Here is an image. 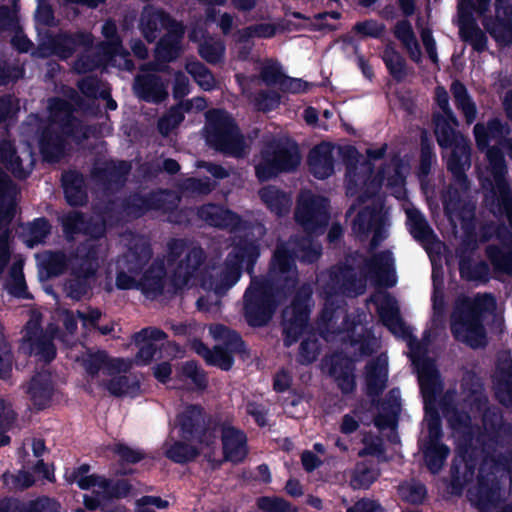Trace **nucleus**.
Returning a JSON list of instances; mask_svg holds the SVG:
<instances>
[{"label":"nucleus","mask_w":512,"mask_h":512,"mask_svg":"<svg viewBox=\"0 0 512 512\" xmlns=\"http://www.w3.org/2000/svg\"><path fill=\"white\" fill-rule=\"evenodd\" d=\"M61 185L68 205L81 207L87 204V187L81 172L77 170L65 171L61 176Z\"/></svg>","instance_id":"obj_23"},{"label":"nucleus","mask_w":512,"mask_h":512,"mask_svg":"<svg viewBox=\"0 0 512 512\" xmlns=\"http://www.w3.org/2000/svg\"><path fill=\"white\" fill-rule=\"evenodd\" d=\"M497 238L501 246L490 244L485 249V254L498 273L512 275V232L506 227L497 231Z\"/></svg>","instance_id":"obj_17"},{"label":"nucleus","mask_w":512,"mask_h":512,"mask_svg":"<svg viewBox=\"0 0 512 512\" xmlns=\"http://www.w3.org/2000/svg\"><path fill=\"white\" fill-rule=\"evenodd\" d=\"M93 275L78 273L77 270L72 271V276L65 283V291L69 298L79 301L89 294L91 291V279Z\"/></svg>","instance_id":"obj_50"},{"label":"nucleus","mask_w":512,"mask_h":512,"mask_svg":"<svg viewBox=\"0 0 512 512\" xmlns=\"http://www.w3.org/2000/svg\"><path fill=\"white\" fill-rule=\"evenodd\" d=\"M93 42L92 33L87 31H59L55 34L47 31L33 55L40 58L56 56L65 61L71 58L78 49H90Z\"/></svg>","instance_id":"obj_9"},{"label":"nucleus","mask_w":512,"mask_h":512,"mask_svg":"<svg viewBox=\"0 0 512 512\" xmlns=\"http://www.w3.org/2000/svg\"><path fill=\"white\" fill-rule=\"evenodd\" d=\"M265 149H269L270 156L282 172L294 171L300 164L301 156L296 144L288 146L277 141L268 144Z\"/></svg>","instance_id":"obj_33"},{"label":"nucleus","mask_w":512,"mask_h":512,"mask_svg":"<svg viewBox=\"0 0 512 512\" xmlns=\"http://www.w3.org/2000/svg\"><path fill=\"white\" fill-rule=\"evenodd\" d=\"M330 294L363 293L365 284L358 278L355 268L346 262H340L329 269V279L326 284Z\"/></svg>","instance_id":"obj_15"},{"label":"nucleus","mask_w":512,"mask_h":512,"mask_svg":"<svg viewBox=\"0 0 512 512\" xmlns=\"http://www.w3.org/2000/svg\"><path fill=\"white\" fill-rule=\"evenodd\" d=\"M436 162V153L434 143L426 129L420 132V162L419 173L427 176L432 168L433 162Z\"/></svg>","instance_id":"obj_54"},{"label":"nucleus","mask_w":512,"mask_h":512,"mask_svg":"<svg viewBox=\"0 0 512 512\" xmlns=\"http://www.w3.org/2000/svg\"><path fill=\"white\" fill-rule=\"evenodd\" d=\"M260 254L257 240L247 235L238 237L224 260L223 269L216 276L203 278L202 286L217 295H224L239 281L244 268L251 278L254 276V267Z\"/></svg>","instance_id":"obj_3"},{"label":"nucleus","mask_w":512,"mask_h":512,"mask_svg":"<svg viewBox=\"0 0 512 512\" xmlns=\"http://www.w3.org/2000/svg\"><path fill=\"white\" fill-rule=\"evenodd\" d=\"M494 381L499 400L504 404H511L512 358L508 352H502L498 356Z\"/></svg>","instance_id":"obj_29"},{"label":"nucleus","mask_w":512,"mask_h":512,"mask_svg":"<svg viewBox=\"0 0 512 512\" xmlns=\"http://www.w3.org/2000/svg\"><path fill=\"white\" fill-rule=\"evenodd\" d=\"M63 232L66 236H73L80 233H90L91 222L81 211L67 213L61 221Z\"/></svg>","instance_id":"obj_55"},{"label":"nucleus","mask_w":512,"mask_h":512,"mask_svg":"<svg viewBox=\"0 0 512 512\" xmlns=\"http://www.w3.org/2000/svg\"><path fill=\"white\" fill-rule=\"evenodd\" d=\"M177 22L166 10L152 9L143 13L140 19V28L143 37L152 43L157 38L160 28L168 30Z\"/></svg>","instance_id":"obj_27"},{"label":"nucleus","mask_w":512,"mask_h":512,"mask_svg":"<svg viewBox=\"0 0 512 512\" xmlns=\"http://www.w3.org/2000/svg\"><path fill=\"white\" fill-rule=\"evenodd\" d=\"M278 307L275 283L268 276H252L243 295L244 320H273Z\"/></svg>","instance_id":"obj_5"},{"label":"nucleus","mask_w":512,"mask_h":512,"mask_svg":"<svg viewBox=\"0 0 512 512\" xmlns=\"http://www.w3.org/2000/svg\"><path fill=\"white\" fill-rule=\"evenodd\" d=\"M178 376L181 381L187 382L196 388L203 389L206 387V376L195 362L190 361L184 363L179 370Z\"/></svg>","instance_id":"obj_60"},{"label":"nucleus","mask_w":512,"mask_h":512,"mask_svg":"<svg viewBox=\"0 0 512 512\" xmlns=\"http://www.w3.org/2000/svg\"><path fill=\"white\" fill-rule=\"evenodd\" d=\"M282 173L276 162L269 154V149L261 151V159L255 166V175L260 182H266Z\"/></svg>","instance_id":"obj_59"},{"label":"nucleus","mask_w":512,"mask_h":512,"mask_svg":"<svg viewBox=\"0 0 512 512\" xmlns=\"http://www.w3.org/2000/svg\"><path fill=\"white\" fill-rule=\"evenodd\" d=\"M313 307V289L309 283H303L295 290L290 304L283 308L280 320H311Z\"/></svg>","instance_id":"obj_18"},{"label":"nucleus","mask_w":512,"mask_h":512,"mask_svg":"<svg viewBox=\"0 0 512 512\" xmlns=\"http://www.w3.org/2000/svg\"><path fill=\"white\" fill-rule=\"evenodd\" d=\"M80 353H71L70 357L80 362L89 377L94 378L100 371L104 375L112 376L114 371H127L131 368L132 362L120 358L108 359L102 351L93 352L89 349L80 347Z\"/></svg>","instance_id":"obj_12"},{"label":"nucleus","mask_w":512,"mask_h":512,"mask_svg":"<svg viewBox=\"0 0 512 512\" xmlns=\"http://www.w3.org/2000/svg\"><path fill=\"white\" fill-rule=\"evenodd\" d=\"M407 222L409 232L416 241L430 244L436 239L434 230L429 225L423 213L418 209L407 211Z\"/></svg>","instance_id":"obj_42"},{"label":"nucleus","mask_w":512,"mask_h":512,"mask_svg":"<svg viewBox=\"0 0 512 512\" xmlns=\"http://www.w3.org/2000/svg\"><path fill=\"white\" fill-rule=\"evenodd\" d=\"M0 163L18 180H26L31 174V170L24 168L15 143L11 140L0 141Z\"/></svg>","instance_id":"obj_34"},{"label":"nucleus","mask_w":512,"mask_h":512,"mask_svg":"<svg viewBox=\"0 0 512 512\" xmlns=\"http://www.w3.org/2000/svg\"><path fill=\"white\" fill-rule=\"evenodd\" d=\"M179 199L173 197L168 189H159L150 191L146 194L140 192H131L120 201V211L126 216L139 219L149 211H161L174 217L180 214L178 211Z\"/></svg>","instance_id":"obj_7"},{"label":"nucleus","mask_w":512,"mask_h":512,"mask_svg":"<svg viewBox=\"0 0 512 512\" xmlns=\"http://www.w3.org/2000/svg\"><path fill=\"white\" fill-rule=\"evenodd\" d=\"M361 272L380 288H393L397 283L393 255L389 250L380 251L365 258Z\"/></svg>","instance_id":"obj_13"},{"label":"nucleus","mask_w":512,"mask_h":512,"mask_svg":"<svg viewBox=\"0 0 512 512\" xmlns=\"http://www.w3.org/2000/svg\"><path fill=\"white\" fill-rule=\"evenodd\" d=\"M67 480L76 483L81 489H91L95 497L85 496V505L94 509L98 506H103L104 502L110 497H125L130 494L133 485L128 481H119L113 488H110L108 482L99 476L89 474V467L83 465L76 471L66 475Z\"/></svg>","instance_id":"obj_8"},{"label":"nucleus","mask_w":512,"mask_h":512,"mask_svg":"<svg viewBox=\"0 0 512 512\" xmlns=\"http://www.w3.org/2000/svg\"><path fill=\"white\" fill-rule=\"evenodd\" d=\"M473 134L478 149L487 148L492 140L501 146L511 134V127L501 118L492 117L486 123H476Z\"/></svg>","instance_id":"obj_19"},{"label":"nucleus","mask_w":512,"mask_h":512,"mask_svg":"<svg viewBox=\"0 0 512 512\" xmlns=\"http://www.w3.org/2000/svg\"><path fill=\"white\" fill-rule=\"evenodd\" d=\"M152 256L149 242L143 239L134 241L118 260L116 287L119 290H139L150 299L162 296L165 290L168 294H177L192 278L199 277L207 258L201 246H193L168 277L163 259H154L145 269Z\"/></svg>","instance_id":"obj_1"},{"label":"nucleus","mask_w":512,"mask_h":512,"mask_svg":"<svg viewBox=\"0 0 512 512\" xmlns=\"http://www.w3.org/2000/svg\"><path fill=\"white\" fill-rule=\"evenodd\" d=\"M185 69L204 91H211L215 88L216 81L212 71L200 61L188 62Z\"/></svg>","instance_id":"obj_53"},{"label":"nucleus","mask_w":512,"mask_h":512,"mask_svg":"<svg viewBox=\"0 0 512 512\" xmlns=\"http://www.w3.org/2000/svg\"><path fill=\"white\" fill-rule=\"evenodd\" d=\"M485 30L500 47L512 45V19L486 17L482 22Z\"/></svg>","instance_id":"obj_43"},{"label":"nucleus","mask_w":512,"mask_h":512,"mask_svg":"<svg viewBox=\"0 0 512 512\" xmlns=\"http://www.w3.org/2000/svg\"><path fill=\"white\" fill-rule=\"evenodd\" d=\"M371 301L377 306L378 320H404L397 299L389 292H384L380 299L376 295H373Z\"/></svg>","instance_id":"obj_48"},{"label":"nucleus","mask_w":512,"mask_h":512,"mask_svg":"<svg viewBox=\"0 0 512 512\" xmlns=\"http://www.w3.org/2000/svg\"><path fill=\"white\" fill-rule=\"evenodd\" d=\"M52 391V380L47 371H42L35 375L27 387V393L39 408L44 407L49 402Z\"/></svg>","instance_id":"obj_40"},{"label":"nucleus","mask_w":512,"mask_h":512,"mask_svg":"<svg viewBox=\"0 0 512 512\" xmlns=\"http://www.w3.org/2000/svg\"><path fill=\"white\" fill-rule=\"evenodd\" d=\"M209 331L220 344L210 350L202 342L195 340L192 342V349L203 357L207 364L229 370L234 362L233 355L243 350L241 338L220 323L210 325Z\"/></svg>","instance_id":"obj_6"},{"label":"nucleus","mask_w":512,"mask_h":512,"mask_svg":"<svg viewBox=\"0 0 512 512\" xmlns=\"http://www.w3.org/2000/svg\"><path fill=\"white\" fill-rule=\"evenodd\" d=\"M378 472L365 463L358 464L352 474L350 483L356 489L368 488L377 478Z\"/></svg>","instance_id":"obj_64"},{"label":"nucleus","mask_w":512,"mask_h":512,"mask_svg":"<svg viewBox=\"0 0 512 512\" xmlns=\"http://www.w3.org/2000/svg\"><path fill=\"white\" fill-rule=\"evenodd\" d=\"M294 251H296V259L304 264H313L319 260L322 254L321 246L314 244L312 239L307 237H296L290 239Z\"/></svg>","instance_id":"obj_49"},{"label":"nucleus","mask_w":512,"mask_h":512,"mask_svg":"<svg viewBox=\"0 0 512 512\" xmlns=\"http://www.w3.org/2000/svg\"><path fill=\"white\" fill-rule=\"evenodd\" d=\"M366 381L368 391L371 394L378 393L384 389L387 381V370L385 359H377L367 367Z\"/></svg>","instance_id":"obj_52"},{"label":"nucleus","mask_w":512,"mask_h":512,"mask_svg":"<svg viewBox=\"0 0 512 512\" xmlns=\"http://www.w3.org/2000/svg\"><path fill=\"white\" fill-rule=\"evenodd\" d=\"M203 423V414L198 406L186 407L178 416V432L183 441L198 440L202 443L203 438L211 437V433L201 431L199 428Z\"/></svg>","instance_id":"obj_20"},{"label":"nucleus","mask_w":512,"mask_h":512,"mask_svg":"<svg viewBox=\"0 0 512 512\" xmlns=\"http://www.w3.org/2000/svg\"><path fill=\"white\" fill-rule=\"evenodd\" d=\"M330 365L328 372L334 377L338 383L339 388L344 393L353 391L355 387V381L353 376L352 363L348 359H340L339 357H333L330 361L325 362V368Z\"/></svg>","instance_id":"obj_39"},{"label":"nucleus","mask_w":512,"mask_h":512,"mask_svg":"<svg viewBox=\"0 0 512 512\" xmlns=\"http://www.w3.org/2000/svg\"><path fill=\"white\" fill-rule=\"evenodd\" d=\"M450 121L452 122L450 118L440 113H435L433 115L435 137L438 145L444 149L451 148L457 143L455 141L456 132L450 125Z\"/></svg>","instance_id":"obj_51"},{"label":"nucleus","mask_w":512,"mask_h":512,"mask_svg":"<svg viewBox=\"0 0 512 512\" xmlns=\"http://www.w3.org/2000/svg\"><path fill=\"white\" fill-rule=\"evenodd\" d=\"M497 307V301L492 293H477L472 297V318L480 319L492 314Z\"/></svg>","instance_id":"obj_58"},{"label":"nucleus","mask_w":512,"mask_h":512,"mask_svg":"<svg viewBox=\"0 0 512 512\" xmlns=\"http://www.w3.org/2000/svg\"><path fill=\"white\" fill-rule=\"evenodd\" d=\"M386 214L382 206L367 205L360 209L355 216L352 229L359 238H367L372 233L369 251H373L387 238L385 230Z\"/></svg>","instance_id":"obj_11"},{"label":"nucleus","mask_w":512,"mask_h":512,"mask_svg":"<svg viewBox=\"0 0 512 512\" xmlns=\"http://www.w3.org/2000/svg\"><path fill=\"white\" fill-rule=\"evenodd\" d=\"M310 172L319 180H324L334 173V157L330 144L321 143L313 147L307 158Z\"/></svg>","instance_id":"obj_25"},{"label":"nucleus","mask_w":512,"mask_h":512,"mask_svg":"<svg viewBox=\"0 0 512 512\" xmlns=\"http://www.w3.org/2000/svg\"><path fill=\"white\" fill-rule=\"evenodd\" d=\"M290 244V241L280 242L277 244L273 252L267 275L273 280H275L277 276L288 274L291 271L296 273V251H294L293 247L290 248ZM290 280L292 282V286H295L298 281L296 275Z\"/></svg>","instance_id":"obj_22"},{"label":"nucleus","mask_w":512,"mask_h":512,"mask_svg":"<svg viewBox=\"0 0 512 512\" xmlns=\"http://www.w3.org/2000/svg\"><path fill=\"white\" fill-rule=\"evenodd\" d=\"M259 197L267 209L279 217L286 215L292 204L290 194L273 185L262 187Z\"/></svg>","instance_id":"obj_37"},{"label":"nucleus","mask_w":512,"mask_h":512,"mask_svg":"<svg viewBox=\"0 0 512 512\" xmlns=\"http://www.w3.org/2000/svg\"><path fill=\"white\" fill-rule=\"evenodd\" d=\"M202 447H195L184 443L183 441H175L170 447L166 448L165 454L168 458L175 462L190 461L198 454Z\"/></svg>","instance_id":"obj_62"},{"label":"nucleus","mask_w":512,"mask_h":512,"mask_svg":"<svg viewBox=\"0 0 512 512\" xmlns=\"http://www.w3.org/2000/svg\"><path fill=\"white\" fill-rule=\"evenodd\" d=\"M59 131L64 137H72L77 140H84L88 138L89 128L84 126L82 121L74 116L71 112L65 114V116L59 122Z\"/></svg>","instance_id":"obj_56"},{"label":"nucleus","mask_w":512,"mask_h":512,"mask_svg":"<svg viewBox=\"0 0 512 512\" xmlns=\"http://www.w3.org/2000/svg\"><path fill=\"white\" fill-rule=\"evenodd\" d=\"M393 34L407 50L414 47L419 54V43L409 20H399L394 26Z\"/></svg>","instance_id":"obj_61"},{"label":"nucleus","mask_w":512,"mask_h":512,"mask_svg":"<svg viewBox=\"0 0 512 512\" xmlns=\"http://www.w3.org/2000/svg\"><path fill=\"white\" fill-rule=\"evenodd\" d=\"M395 336L408 342L413 363L418 371V379L426 409L428 436L422 445L427 467L432 473L438 472L449 454V449L439 442L441 435L440 419L434 410L436 394L441 383L434 363L421 356V346L415 341L406 322H382Z\"/></svg>","instance_id":"obj_2"},{"label":"nucleus","mask_w":512,"mask_h":512,"mask_svg":"<svg viewBox=\"0 0 512 512\" xmlns=\"http://www.w3.org/2000/svg\"><path fill=\"white\" fill-rule=\"evenodd\" d=\"M328 199L323 196L308 195L297 203L295 220L308 234H322L328 226L330 214Z\"/></svg>","instance_id":"obj_10"},{"label":"nucleus","mask_w":512,"mask_h":512,"mask_svg":"<svg viewBox=\"0 0 512 512\" xmlns=\"http://www.w3.org/2000/svg\"><path fill=\"white\" fill-rule=\"evenodd\" d=\"M449 320L453 321H475L472 318V297L460 294L458 295L452 306Z\"/></svg>","instance_id":"obj_63"},{"label":"nucleus","mask_w":512,"mask_h":512,"mask_svg":"<svg viewBox=\"0 0 512 512\" xmlns=\"http://www.w3.org/2000/svg\"><path fill=\"white\" fill-rule=\"evenodd\" d=\"M138 96L146 102L160 103L168 95L162 78L157 74L139 75L135 79Z\"/></svg>","instance_id":"obj_31"},{"label":"nucleus","mask_w":512,"mask_h":512,"mask_svg":"<svg viewBox=\"0 0 512 512\" xmlns=\"http://www.w3.org/2000/svg\"><path fill=\"white\" fill-rule=\"evenodd\" d=\"M107 389L113 395L133 396L139 390V383L134 377L126 375H115L112 376L109 383L107 384Z\"/></svg>","instance_id":"obj_57"},{"label":"nucleus","mask_w":512,"mask_h":512,"mask_svg":"<svg viewBox=\"0 0 512 512\" xmlns=\"http://www.w3.org/2000/svg\"><path fill=\"white\" fill-rule=\"evenodd\" d=\"M197 215L210 226L218 228H236L241 220L240 216L234 211L214 203L200 206Z\"/></svg>","instance_id":"obj_28"},{"label":"nucleus","mask_w":512,"mask_h":512,"mask_svg":"<svg viewBox=\"0 0 512 512\" xmlns=\"http://www.w3.org/2000/svg\"><path fill=\"white\" fill-rule=\"evenodd\" d=\"M65 146V137L59 131L50 127L43 129L39 137V150L44 161L59 162L64 156Z\"/></svg>","instance_id":"obj_30"},{"label":"nucleus","mask_w":512,"mask_h":512,"mask_svg":"<svg viewBox=\"0 0 512 512\" xmlns=\"http://www.w3.org/2000/svg\"><path fill=\"white\" fill-rule=\"evenodd\" d=\"M100 252L101 245L96 241L81 243L76 249L74 270H77L78 273L95 276L99 268Z\"/></svg>","instance_id":"obj_32"},{"label":"nucleus","mask_w":512,"mask_h":512,"mask_svg":"<svg viewBox=\"0 0 512 512\" xmlns=\"http://www.w3.org/2000/svg\"><path fill=\"white\" fill-rule=\"evenodd\" d=\"M224 456L231 462H240L247 455L246 437L234 427H225L222 432Z\"/></svg>","instance_id":"obj_36"},{"label":"nucleus","mask_w":512,"mask_h":512,"mask_svg":"<svg viewBox=\"0 0 512 512\" xmlns=\"http://www.w3.org/2000/svg\"><path fill=\"white\" fill-rule=\"evenodd\" d=\"M164 339V333L156 328H145L135 334L134 341L139 347L136 362L140 365L147 364L157 349V342Z\"/></svg>","instance_id":"obj_35"},{"label":"nucleus","mask_w":512,"mask_h":512,"mask_svg":"<svg viewBox=\"0 0 512 512\" xmlns=\"http://www.w3.org/2000/svg\"><path fill=\"white\" fill-rule=\"evenodd\" d=\"M460 278L467 282H479L486 284L491 278L490 267L487 262L480 260L473 261V257L463 258L458 262Z\"/></svg>","instance_id":"obj_41"},{"label":"nucleus","mask_w":512,"mask_h":512,"mask_svg":"<svg viewBox=\"0 0 512 512\" xmlns=\"http://www.w3.org/2000/svg\"><path fill=\"white\" fill-rule=\"evenodd\" d=\"M184 26L177 22L168 29V33L164 35L157 43L155 49V58L157 61L170 63L175 61L182 52L181 41L184 36Z\"/></svg>","instance_id":"obj_24"},{"label":"nucleus","mask_w":512,"mask_h":512,"mask_svg":"<svg viewBox=\"0 0 512 512\" xmlns=\"http://www.w3.org/2000/svg\"><path fill=\"white\" fill-rule=\"evenodd\" d=\"M205 140L209 147L225 155L240 157L244 153V137L225 110L213 109L207 113Z\"/></svg>","instance_id":"obj_4"},{"label":"nucleus","mask_w":512,"mask_h":512,"mask_svg":"<svg viewBox=\"0 0 512 512\" xmlns=\"http://www.w3.org/2000/svg\"><path fill=\"white\" fill-rule=\"evenodd\" d=\"M463 236L459 246L455 250L458 262L463 258L469 259L478 249V240L473 215L469 218H462Z\"/></svg>","instance_id":"obj_46"},{"label":"nucleus","mask_w":512,"mask_h":512,"mask_svg":"<svg viewBox=\"0 0 512 512\" xmlns=\"http://www.w3.org/2000/svg\"><path fill=\"white\" fill-rule=\"evenodd\" d=\"M447 159V170L452 174L454 181L463 188L469 186L466 166H470L471 149L467 143H456L453 145Z\"/></svg>","instance_id":"obj_26"},{"label":"nucleus","mask_w":512,"mask_h":512,"mask_svg":"<svg viewBox=\"0 0 512 512\" xmlns=\"http://www.w3.org/2000/svg\"><path fill=\"white\" fill-rule=\"evenodd\" d=\"M451 93L454 98L455 106L461 110L466 123L472 124L477 117V108L471 99L466 86L459 80H454L450 87Z\"/></svg>","instance_id":"obj_45"},{"label":"nucleus","mask_w":512,"mask_h":512,"mask_svg":"<svg viewBox=\"0 0 512 512\" xmlns=\"http://www.w3.org/2000/svg\"><path fill=\"white\" fill-rule=\"evenodd\" d=\"M130 171L131 165L127 161H108L103 167L94 168L92 175L98 183L102 184L105 190H110L114 186H123Z\"/></svg>","instance_id":"obj_21"},{"label":"nucleus","mask_w":512,"mask_h":512,"mask_svg":"<svg viewBox=\"0 0 512 512\" xmlns=\"http://www.w3.org/2000/svg\"><path fill=\"white\" fill-rule=\"evenodd\" d=\"M21 349L39 360L48 362L55 356L51 336L43 333L40 322H28L22 337Z\"/></svg>","instance_id":"obj_16"},{"label":"nucleus","mask_w":512,"mask_h":512,"mask_svg":"<svg viewBox=\"0 0 512 512\" xmlns=\"http://www.w3.org/2000/svg\"><path fill=\"white\" fill-rule=\"evenodd\" d=\"M381 58L393 80L397 83H401L406 79L408 75L407 62L392 44L385 46Z\"/></svg>","instance_id":"obj_44"},{"label":"nucleus","mask_w":512,"mask_h":512,"mask_svg":"<svg viewBox=\"0 0 512 512\" xmlns=\"http://www.w3.org/2000/svg\"><path fill=\"white\" fill-rule=\"evenodd\" d=\"M457 9L460 39L471 45L477 53L485 52L488 49V38L472 15L473 5L471 0H459Z\"/></svg>","instance_id":"obj_14"},{"label":"nucleus","mask_w":512,"mask_h":512,"mask_svg":"<svg viewBox=\"0 0 512 512\" xmlns=\"http://www.w3.org/2000/svg\"><path fill=\"white\" fill-rule=\"evenodd\" d=\"M452 333L458 341L478 348L486 344V333L481 322H452Z\"/></svg>","instance_id":"obj_38"},{"label":"nucleus","mask_w":512,"mask_h":512,"mask_svg":"<svg viewBox=\"0 0 512 512\" xmlns=\"http://www.w3.org/2000/svg\"><path fill=\"white\" fill-rule=\"evenodd\" d=\"M371 301L377 306L378 320H404L397 299L389 292H384L380 299L376 295H373Z\"/></svg>","instance_id":"obj_47"}]
</instances>
